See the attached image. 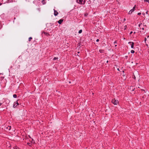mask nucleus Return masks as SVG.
Returning <instances> with one entry per match:
<instances>
[{"mask_svg": "<svg viewBox=\"0 0 149 149\" xmlns=\"http://www.w3.org/2000/svg\"><path fill=\"white\" fill-rule=\"evenodd\" d=\"M111 102L114 105H117L118 103V100H112Z\"/></svg>", "mask_w": 149, "mask_h": 149, "instance_id": "f257e3e1", "label": "nucleus"}, {"mask_svg": "<svg viewBox=\"0 0 149 149\" xmlns=\"http://www.w3.org/2000/svg\"><path fill=\"white\" fill-rule=\"evenodd\" d=\"M77 2L80 4H84V0H77Z\"/></svg>", "mask_w": 149, "mask_h": 149, "instance_id": "f03ea898", "label": "nucleus"}, {"mask_svg": "<svg viewBox=\"0 0 149 149\" xmlns=\"http://www.w3.org/2000/svg\"><path fill=\"white\" fill-rule=\"evenodd\" d=\"M19 104V103L17 102V101H16L14 103L13 107H15L17 105Z\"/></svg>", "mask_w": 149, "mask_h": 149, "instance_id": "7ed1b4c3", "label": "nucleus"}, {"mask_svg": "<svg viewBox=\"0 0 149 149\" xmlns=\"http://www.w3.org/2000/svg\"><path fill=\"white\" fill-rule=\"evenodd\" d=\"M128 43H132L131 45V48L132 49H134V43L133 42H128Z\"/></svg>", "mask_w": 149, "mask_h": 149, "instance_id": "20e7f679", "label": "nucleus"}, {"mask_svg": "<svg viewBox=\"0 0 149 149\" xmlns=\"http://www.w3.org/2000/svg\"><path fill=\"white\" fill-rule=\"evenodd\" d=\"M54 15L55 16H57L58 14V13L57 12V11H56V10H55L54 9Z\"/></svg>", "mask_w": 149, "mask_h": 149, "instance_id": "39448f33", "label": "nucleus"}, {"mask_svg": "<svg viewBox=\"0 0 149 149\" xmlns=\"http://www.w3.org/2000/svg\"><path fill=\"white\" fill-rule=\"evenodd\" d=\"M63 19H60L59 21H58V22L59 24H61L62 23V22H63Z\"/></svg>", "mask_w": 149, "mask_h": 149, "instance_id": "423d86ee", "label": "nucleus"}, {"mask_svg": "<svg viewBox=\"0 0 149 149\" xmlns=\"http://www.w3.org/2000/svg\"><path fill=\"white\" fill-rule=\"evenodd\" d=\"M134 11L133 10V9H131L128 13L129 14H131L132 13L134 12Z\"/></svg>", "mask_w": 149, "mask_h": 149, "instance_id": "0eeeda50", "label": "nucleus"}, {"mask_svg": "<svg viewBox=\"0 0 149 149\" xmlns=\"http://www.w3.org/2000/svg\"><path fill=\"white\" fill-rule=\"evenodd\" d=\"M42 3L43 4H45L46 3V2L45 0H42Z\"/></svg>", "mask_w": 149, "mask_h": 149, "instance_id": "6e6552de", "label": "nucleus"}, {"mask_svg": "<svg viewBox=\"0 0 149 149\" xmlns=\"http://www.w3.org/2000/svg\"><path fill=\"white\" fill-rule=\"evenodd\" d=\"M58 59V57H54L53 58V60H56L57 59Z\"/></svg>", "mask_w": 149, "mask_h": 149, "instance_id": "1a4fd4ad", "label": "nucleus"}, {"mask_svg": "<svg viewBox=\"0 0 149 149\" xmlns=\"http://www.w3.org/2000/svg\"><path fill=\"white\" fill-rule=\"evenodd\" d=\"M103 50H102V49H100L99 50V52H100V53H103Z\"/></svg>", "mask_w": 149, "mask_h": 149, "instance_id": "9d476101", "label": "nucleus"}, {"mask_svg": "<svg viewBox=\"0 0 149 149\" xmlns=\"http://www.w3.org/2000/svg\"><path fill=\"white\" fill-rule=\"evenodd\" d=\"M17 95L16 94H14L13 95V97L14 98H15L17 97Z\"/></svg>", "mask_w": 149, "mask_h": 149, "instance_id": "9b49d317", "label": "nucleus"}, {"mask_svg": "<svg viewBox=\"0 0 149 149\" xmlns=\"http://www.w3.org/2000/svg\"><path fill=\"white\" fill-rule=\"evenodd\" d=\"M82 32V30L81 29L79 31L78 33H81Z\"/></svg>", "mask_w": 149, "mask_h": 149, "instance_id": "f8f14e48", "label": "nucleus"}, {"mask_svg": "<svg viewBox=\"0 0 149 149\" xmlns=\"http://www.w3.org/2000/svg\"><path fill=\"white\" fill-rule=\"evenodd\" d=\"M32 38L31 37H30L29 38V41H30L32 39Z\"/></svg>", "mask_w": 149, "mask_h": 149, "instance_id": "ddd939ff", "label": "nucleus"}, {"mask_svg": "<svg viewBox=\"0 0 149 149\" xmlns=\"http://www.w3.org/2000/svg\"><path fill=\"white\" fill-rule=\"evenodd\" d=\"M136 8V5H135L133 7L132 9H133V10L134 11L135 10Z\"/></svg>", "mask_w": 149, "mask_h": 149, "instance_id": "4468645a", "label": "nucleus"}, {"mask_svg": "<svg viewBox=\"0 0 149 149\" xmlns=\"http://www.w3.org/2000/svg\"><path fill=\"white\" fill-rule=\"evenodd\" d=\"M131 52L132 54H133L134 52V51L133 50H132L131 51Z\"/></svg>", "mask_w": 149, "mask_h": 149, "instance_id": "2eb2a0df", "label": "nucleus"}, {"mask_svg": "<svg viewBox=\"0 0 149 149\" xmlns=\"http://www.w3.org/2000/svg\"><path fill=\"white\" fill-rule=\"evenodd\" d=\"M144 1L149 3V0H144Z\"/></svg>", "mask_w": 149, "mask_h": 149, "instance_id": "dca6fc26", "label": "nucleus"}, {"mask_svg": "<svg viewBox=\"0 0 149 149\" xmlns=\"http://www.w3.org/2000/svg\"><path fill=\"white\" fill-rule=\"evenodd\" d=\"M27 144L29 146H31V144L30 143H27Z\"/></svg>", "mask_w": 149, "mask_h": 149, "instance_id": "f3484780", "label": "nucleus"}, {"mask_svg": "<svg viewBox=\"0 0 149 149\" xmlns=\"http://www.w3.org/2000/svg\"><path fill=\"white\" fill-rule=\"evenodd\" d=\"M142 25V23H140V24L139 25V27L140 28V27H141V25Z\"/></svg>", "mask_w": 149, "mask_h": 149, "instance_id": "a211bd4d", "label": "nucleus"}, {"mask_svg": "<svg viewBox=\"0 0 149 149\" xmlns=\"http://www.w3.org/2000/svg\"><path fill=\"white\" fill-rule=\"evenodd\" d=\"M10 127H10V126H8V127H7V129H8L9 130H10Z\"/></svg>", "mask_w": 149, "mask_h": 149, "instance_id": "6ab92c4d", "label": "nucleus"}, {"mask_svg": "<svg viewBox=\"0 0 149 149\" xmlns=\"http://www.w3.org/2000/svg\"><path fill=\"white\" fill-rule=\"evenodd\" d=\"M2 27V25L1 23H0V29Z\"/></svg>", "mask_w": 149, "mask_h": 149, "instance_id": "aec40b11", "label": "nucleus"}, {"mask_svg": "<svg viewBox=\"0 0 149 149\" xmlns=\"http://www.w3.org/2000/svg\"><path fill=\"white\" fill-rule=\"evenodd\" d=\"M125 29L127 28V26L125 25L124 26Z\"/></svg>", "mask_w": 149, "mask_h": 149, "instance_id": "412c9836", "label": "nucleus"}, {"mask_svg": "<svg viewBox=\"0 0 149 149\" xmlns=\"http://www.w3.org/2000/svg\"><path fill=\"white\" fill-rule=\"evenodd\" d=\"M141 13H138V15H141Z\"/></svg>", "mask_w": 149, "mask_h": 149, "instance_id": "4be33fe9", "label": "nucleus"}, {"mask_svg": "<svg viewBox=\"0 0 149 149\" xmlns=\"http://www.w3.org/2000/svg\"><path fill=\"white\" fill-rule=\"evenodd\" d=\"M117 43V41H115L114 42V44H116Z\"/></svg>", "mask_w": 149, "mask_h": 149, "instance_id": "5701e85b", "label": "nucleus"}, {"mask_svg": "<svg viewBox=\"0 0 149 149\" xmlns=\"http://www.w3.org/2000/svg\"><path fill=\"white\" fill-rule=\"evenodd\" d=\"M133 33V32L132 31H131L130 32V35H131L132 34V33Z\"/></svg>", "mask_w": 149, "mask_h": 149, "instance_id": "b1692460", "label": "nucleus"}, {"mask_svg": "<svg viewBox=\"0 0 149 149\" xmlns=\"http://www.w3.org/2000/svg\"><path fill=\"white\" fill-rule=\"evenodd\" d=\"M99 41V40L98 39H97L96 40V41H97V42H98Z\"/></svg>", "mask_w": 149, "mask_h": 149, "instance_id": "393cba45", "label": "nucleus"}, {"mask_svg": "<svg viewBox=\"0 0 149 149\" xmlns=\"http://www.w3.org/2000/svg\"><path fill=\"white\" fill-rule=\"evenodd\" d=\"M146 39H146V38H145V39H144L145 41V42H146Z\"/></svg>", "mask_w": 149, "mask_h": 149, "instance_id": "a878e982", "label": "nucleus"}, {"mask_svg": "<svg viewBox=\"0 0 149 149\" xmlns=\"http://www.w3.org/2000/svg\"><path fill=\"white\" fill-rule=\"evenodd\" d=\"M2 104V103H0V106H1Z\"/></svg>", "mask_w": 149, "mask_h": 149, "instance_id": "bb28decb", "label": "nucleus"}, {"mask_svg": "<svg viewBox=\"0 0 149 149\" xmlns=\"http://www.w3.org/2000/svg\"><path fill=\"white\" fill-rule=\"evenodd\" d=\"M142 14L143 15H144L145 14H144V13H142Z\"/></svg>", "mask_w": 149, "mask_h": 149, "instance_id": "cd10ccee", "label": "nucleus"}, {"mask_svg": "<svg viewBox=\"0 0 149 149\" xmlns=\"http://www.w3.org/2000/svg\"><path fill=\"white\" fill-rule=\"evenodd\" d=\"M142 29L143 30H144V28L143 27L142 28Z\"/></svg>", "mask_w": 149, "mask_h": 149, "instance_id": "c85d7f7f", "label": "nucleus"}, {"mask_svg": "<svg viewBox=\"0 0 149 149\" xmlns=\"http://www.w3.org/2000/svg\"><path fill=\"white\" fill-rule=\"evenodd\" d=\"M148 11H147L146 12V13L147 14H148Z\"/></svg>", "mask_w": 149, "mask_h": 149, "instance_id": "c756f323", "label": "nucleus"}, {"mask_svg": "<svg viewBox=\"0 0 149 149\" xmlns=\"http://www.w3.org/2000/svg\"><path fill=\"white\" fill-rule=\"evenodd\" d=\"M116 46H117V45H115V47H116Z\"/></svg>", "mask_w": 149, "mask_h": 149, "instance_id": "7c9ffc66", "label": "nucleus"}, {"mask_svg": "<svg viewBox=\"0 0 149 149\" xmlns=\"http://www.w3.org/2000/svg\"><path fill=\"white\" fill-rule=\"evenodd\" d=\"M117 70H118V71H119V69L118 68V69H117Z\"/></svg>", "mask_w": 149, "mask_h": 149, "instance_id": "2f4dec72", "label": "nucleus"}, {"mask_svg": "<svg viewBox=\"0 0 149 149\" xmlns=\"http://www.w3.org/2000/svg\"><path fill=\"white\" fill-rule=\"evenodd\" d=\"M125 20H126V19H124V21H125Z\"/></svg>", "mask_w": 149, "mask_h": 149, "instance_id": "473e14b6", "label": "nucleus"}, {"mask_svg": "<svg viewBox=\"0 0 149 149\" xmlns=\"http://www.w3.org/2000/svg\"><path fill=\"white\" fill-rule=\"evenodd\" d=\"M140 29H142V27H140Z\"/></svg>", "mask_w": 149, "mask_h": 149, "instance_id": "72a5a7b5", "label": "nucleus"}, {"mask_svg": "<svg viewBox=\"0 0 149 149\" xmlns=\"http://www.w3.org/2000/svg\"><path fill=\"white\" fill-rule=\"evenodd\" d=\"M78 53H79V52H78Z\"/></svg>", "mask_w": 149, "mask_h": 149, "instance_id": "f704fd0d", "label": "nucleus"}, {"mask_svg": "<svg viewBox=\"0 0 149 149\" xmlns=\"http://www.w3.org/2000/svg\"><path fill=\"white\" fill-rule=\"evenodd\" d=\"M69 83H70V81L69 82Z\"/></svg>", "mask_w": 149, "mask_h": 149, "instance_id": "c9c22d12", "label": "nucleus"}]
</instances>
